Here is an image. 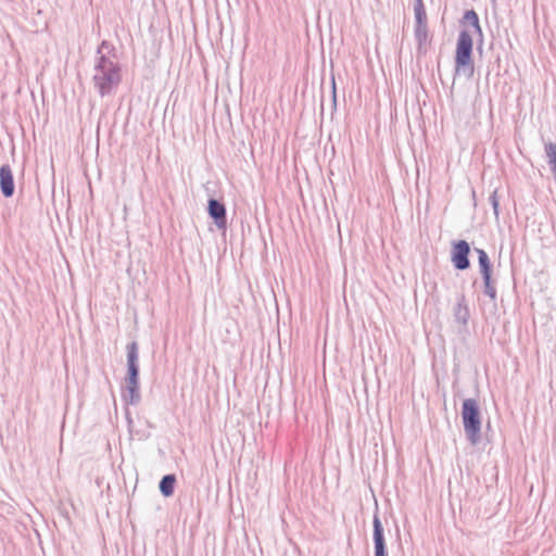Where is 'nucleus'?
<instances>
[{
	"label": "nucleus",
	"instance_id": "obj_1",
	"mask_svg": "<svg viewBox=\"0 0 556 556\" xmlns=\"http://www.w3.org/2000/svg\"><path fill=\"white\" fill-rule=\"evenodd\" d=\"M459 24L463 29L458 34L455 49V73L463 75L466 78H471L475 74V61L472 58L473 51V38L476 35L477 50L481 53L483 46V31L480 25L478 13L473 10H466L463 17L459 20Z\"/></svg>",
	"mask_w": 556,
	"mask_h": 556
},
{
	"label": "nucleus",
	"instance_id": "obj_2",
	"mask_svg": "<svg viewBox=\"0 0 556 556\" xmlns=\"http://www.w3.org/2000/svg\"><path fill=\"white\" fill-rule=\"evenodd\" d=\"M116 56L115 47L108 40H102L96 52V62L93 66L94 74L92 83L101 98L111 96L122 81V68L118 62H115L104 53Z\"/></svg>",
	"mask_w": 556,
	"mask_h": 556
},
{
	"label": "nucleus",
	"instance_id": "obj_3",
	"mask_svg": "<svg viewBox=\"0 0 556 556\" xmlns=\"http://www.w3.org/2000/svg\"><path fill=\"white\" fill-rule=\"evenodd\" d=\"M462 418L467 439L471 444H477L481 439V419L479 405L475 399H466L463 402Z\"/></svg>",
	"mask_w": 556,
	"mask_h": 556
},
{
	"label": "nucleus",
	"instance_id": "obj_4",
	"mask_svg": "<svg viewBox=\"0 0 556 556\" xmlns=\"http://www.w3.org/2000/svg\"><path fill=\"white\" fill-rule=\"evenodd\" d=\"M206 212L217 229L225 231L227 228V208L225 203L222 200L210 198Z\"/></svg>",
	"mask_w": 556,
	"mask_h": 556
},
{
	"label": "nucleus",
	"instance_id": "obj_5",
	"mask_svg": "<svg viewBox=\"0 0 556 556\" xmlns=\"http://www.w3.org/2000/svg\"><path fill=\"white\" fill-rule=\"evenodd\" d=\"M0 191L4 198H11L15 191L14 177L9 164L0 167Z\"/></svg>",
	"mask_w": 556,
	"mask_h": 556
},
{
	"label": "nucleus",
	"instance_id": "obj_6",
	"mask_svg": "<svg viewBox=\"0 0 556 556\" xmlns=\"http://www.w3.org/2000/svg\"><path fill=\"white\" fill-rule=\"evenodd\" d=\"M126 379H139V354L137 342L127 345V376Z\"/></svg>",
	"mask_w": 556,
	"mask_h": 556
},
{
	"label": "nucleus",
	"instance_id": "obj_7",
	"mask_svg": "<svg viewBox=\"0 0 556 556\" xmlns=\"http://www.w3.org/2000/svg\"><path fill=\"white\" fill-rule=\"evenodd\" d=\"M374 544H375V556H388L386 540L383 534V527L378 515L374 516Z\"/></svg>",
	"mask_w": 556,
	"mask_h": 556
},
{
	"label": "nucleus",
	"instance_id": "obj_8",
	"mask_svg": "<svg viewBox=\"0 0 556 556\" xmlns=\"http://www.w3.org/2000/svg\"><path fill=\"white\" fill-rule=\"evenodd\" d=\"M122 396L127 404L137 405L140 402L139 379H124Z\"/></svg>",
	"mask_w": 556,
	"mask_h": 556
},
{
	"label": "nucleus",
	"instance_id": "obj_9",
	"mask_svg": "<svg viewBox=\"0 0 556 556\" xmlns=\"http://www.w3.org/2000/svg\"><path fill=\"white\" fill-rule=\"evenodd\" d=\"M469 252L470 245H454V250L452 252V261L457 269L464 270L469 267Z\"/></svg>",
	"mask_w": 556,
	"mask_h": 556
},
{
	"label": "nucleus",
	"instance_id": "obj_10",
	"mask_svg": "<svg viewBox=\"0 0 556 556\" xmlns=\"http://www.w3.org/2000/svg\"><path fill=\"white\" fill-rule=\"evenodd\" d=\"M454 317L457 323L466 325L469 319V309L464 295H460L454 307Z\"/></svg>",
	"mask_w": 556,
	"mask_h": 556
},
{
	"label": "nucleus",
	"instance_id": "obj_11",
	"mask_svg": "<svg viewBox=\"0 0 556 556\" xmlns=\"http://www.w3.org/2000/svg\"><path fill=\"white\" fill-rule=\"evenodd\" d=\"M414 35L417 42V49L420 51L428 41V24H415Z\"/></svg>",
	"mask_w": 556,
	"mask_h": 556
},
{
	"label": "nucleus",
	"instance_id": "obj_12",
	"mask_svg": "<svg viewBox=\"0 0 556 556\" xmlns=\"http://www.w3.org/2000/svg\"><path fill=\"white\" fill-rule=\"evenodd\" d=\"M175 482L176 478L174 475H166L160 481V491L165 497L173 495Z\"/></svg>",
	"mask_w": 556,
	"mask_h": 556
},
{
	"label": "nucleus",
	"instance_id": "obj_13",
	"mask_svg": "<svg viewBox=\"0 0 556 556\" xmlns=\"http://www.w3.org/2000/svg\"><path fill=\"white\" fill-rule=\"evenodd\" d=\"M415 24H428L424 0H414Z\"/></svg>",
	"mask_w": 556,
	"mask_h": 556
},
{
	"label": "nucleus",
	"instance_id": "obj_14",
	"mask_svg": "<svg viewBox=\"0 0 556 556\" xmlns=\"http://www.w3.org/2000/svg\"><path fill=\"white\" fill-rule=\"evenodd\" d=\"M479 254V266L482 276H486L491 274V265L489 261V256L485 251L477 249Z\"/></svg>",
	"mask_w": 556,
	"mask_h": 556
},
{
	"label": "nucleus",
	"instance_id": "obj_15",
	"mask_svg": "<svg viewBox=\"0 0 556 556\" xmlns=\"http://www.w3.org/2000/svg\"><path fill=\"white\" fill-rule=\"evenodd\" d=\"M545 153L547 157V163L551 167V170L556 169V142H548L545 144Z\"/></svg>",
	"mask_w": 556,
	"mask_h": 556
},
{
	"label": "nucleus",
	"instance_id": "obj_16",
	"mask_svg": "<svg viewBox=\"0 0 556 556\" xmlns=\"http://www.w3.org/2000/svg\"><path fill=\"white\" fill-rule=\"evenodd\" d=\"M484 283V294L490 296L492 300L496 298V288L491 280V274L482 276Z\"/></svg>",
	"mask_w": 556,
	"mask_h": 556
},
{
	"label": "nucleus",
	"instance_id": "obj_17",
	"mask_svg": "<svg viewBox=\"0 0 556 556\" xmlns=\"http://www.w3.org/2000/svg\"><path fill=\"white\" fill-rule=\"evenodd\" d=\"M489 203L493 208V214L495 219L497 220L500 217V198L497 193V189H494L489 195Z\"/></svg>",
	"mask_w": 556,
	"mask_h": 556
},
{
	"label": "nucleus",
	"instance_id": "obj_18",
	"mask_svg": "<svg viewBox=\"0 0 556 556\" xmlns=\"http://www.w3.org/2000/svg\"><path fill=\"white\" fill-rule=\"evenodd\" d=\"M331 102L332 106L336 110L337 108V88H336V79L334 76H331Z\"/></svg>",
	"mask_w": 556,
	"mask_h": 556
},
{
	"label": "nucleus",
	"instance_id": "obj_19",
	"mask_svg": "<svg viewBox=\"0 0 556 556\" xmlns=\"http://www.w3.org/2000/svg\"><path fill=\"white\" fill-rule=\"evenodd\" d=\"M451 243L462 244V243H468V242L466 240H463V239H457V240H452Z\"/></svg>",
	"mask_w": 556,
	"mask_h": 556
},
{
	"label": "nucleus",
	"instance_id": "obj_20",
	"mask_svg": "<svg viewBox=\"0 0 556 556\" xmlns=\"http://www.w3.org/2000/svg\"><path fill=\"white\" fill-rule=\"evenodd\" d=\"M472 198H473V200H476V191L475 190H472Z\"/></svg>",
	"mask_w": 556,
	"mask_h": 556
}]
</instances>
